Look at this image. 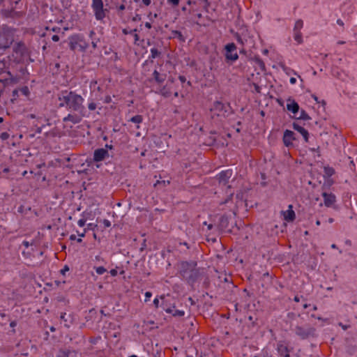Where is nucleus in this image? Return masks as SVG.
<instances>
[{"label": "nucleus", "mask_w": 357, "mask_h": 357, "mask_svg": "<svg viewBox=\"0 0 357 357\" xmlns=\"http://www.w3.org/2000/svg\"><path fill=\"white\" fill-rule=\"evenodd\" d=\"M10 135L7 132H3L0 135V137L2 140H6L9 138Z\"/></svg>", "instance_id": "f704fd0d"}, {"label": "nucleus", "mask_w": 357, "mask_h": 357, "mask_svg": "<svg viewBox=\"0 0 357 357\" xmlns=\"http://www.w3.org/2000/svg\"><path fill=\"white\" fill-rule=\"evenodd\" d=\"M66 312H62L60 315V319L61 320H62L63 322H64V326L67 328H69L70 327V325L68 324V320L66 318Z\"/></svg>", "instance_id": "2f4dec72"}, {"label": "nucleus", "mask_w": 357, "mask_h": 357, "mask_svg": "<svg viewBox=\"0 0 357 357\" xmlns=\"http://www.w3.org/2000/svg\"><path fill=\"white\" fill-rule=\"evenodd\" d=\"M142 121H143V117L142 115H136L130 119V121H131L134 123H140L142 122Z\"/></svg>", "instance_id": "c85d7f7f"}, {"label": "nucleus", "mask_w": 357, "mask_h": 357, "mask_svg": "<svg viewBox=\"0 0 357 357\" xmlns=\"http://www.w3.org/2000/svg\"><path fill=\"white\" fill-rule=\"evenodd\" d=\"M277 351L279 357H290V351L288 347L281 342L277 344Z\"/></svg>", "instance_id": "2eb2a0df"}, {"label": "nucleus", "mask_w": 357, "mask_h": 357, "mask_svg": "<svg viewBox=\"0 0 357 357\" xmlns=\"http://www.w3.org/2000/svg\"><path fill=\"white\" fill-rule=\"evenodd\" d=\"M125 8H126V6H125V5H124V4H121V6H119L118 7V10H121V11L124 10H125Z\"/></svg>", "instance_id": "4d7b16f0"}, {"label": "nucleus", "mask_w": 357, "mask_h": 357, "mask_svg": "<svg viewBox=\"0 0 357 357\" xmlns=\"http://www.w3.org/2000/svg\"><path fill=\"white\" fill-rule=\"evenodd\" d=\"M86 231H87V229H84L83 231L82 232L79 231H77V235L80 237V238H82V237H84L85 236V234L86 233Z\"/></svg>", "instance_id": "4c0bfd02"}, {"label": "nucleus", "mask_w": 357, "mask_h": 357, "mask_svg": "<svg viewBox=\"0 0 357 357\" xmlns=\"http://www.w3.org/2000/svg\"><path fill=\"white\" fill-rule=\"evenodd\" d=\"M322 197L324 198V205L327 207L332 206L336 202L335 195L333 193H327L324 192L322 193Z\"/></svg>", "instance_id": "dca6fc26"}, {"label": "nucleus", "mask_w": 357, "mask_h": 357, "mask_svg": "<svg viewBox=\"0 0 357 357\" xmlns=\"http://www.w3.org/2000/svg\"><path fill=\"white\" fill-rule=\"evenodd\" d=\"M337 24H339L341 26H344V24L343 21L342 20H340V19H338L337 20Z\"/></svg>", "instance_id": "6e6d98bb"}, {"label": "nucleus", "mask_w": 357, "mask_h": 357, "mask_svg": "<svg viewBox=\"0 0 357 357\" xmlns=\"http://www.w3.org/2000/svg\"><path fill=\"white\" fill-rule=\"evenodd\" d=\"M69 47L72 51L85 52L89 47L88 43L82 34L73 35L69 38Z\"/></svg>", "instance_id": "39448f33"}, {"label": "nucleus", "mask_w": 357, "mask_h": 357, "mask_svg": "<svg viewBox=\"0 0 357 357\" xmlns=\"http://www.w3.org/2000/svg\"><path fill=\"white\" fill-rule=\"evenodd\" d=\"M52 40L54 42H58L59 40V37L57 35H54L52 37Z\"/></svg>", "instance_id": "09e8293b"}, {"label": "nucleus", "mask_w": 357, "mask_h": 357, "mask_svg": "<svg viewBox=\"0 0 357 357\" xmlns=\"http://www.w3.org/2000/svg\"><path fill=\"white\" fill-rule=\"evenodd\" d=\"M91 8L96 19L99 21H102L109 13V10L104 8L102 0H92Z\"/></svg>", "instance_id": "423d86ee"}, {"label": "nucleus", "mask_w": 357, "mask_h": 357, "mask_svg": "<svg viewBox=\"0 0 357 357\" xmlns=\"http://www.w3.org/2000/svg\"><path fill=\"white\" fill-rule=\"evenodd\" d=\"M178 79H179V80L181 81V83H185L186 82V78L183 75H180L178 77Z\"/></svg>", "instance_id": "de8ad7c7"}, {"label": "nucleus", "mask_w": 357, "mask_h": 357, "mask_svg": "<svg viewBox=\"0 0 357 357\" xmlns=\"http://www.w3.org/2000/svg\"><path fill=\"white\" fill-rule=\"evenodd\" d=\"M296 139L295 134L293 131L286 130L284 132L282 141L285 146L289 147L293 145L292 142Z\"/></svg>", "instance_id": "4468645a"}, {"label": "nucleus", "mask_w": 357, "mask_h": 357, "mask_svg": "<svg viewBox=\"0 0 357 357\" xmlns=\"http://www.w3.org/2000/svg\"><path fill=\"white\" fill-rule=\"evenodd\" d=\"M294 38L298 44L303 43V37L301 31H294Z\"/></svg>", "instance_id": "5701e85b"}, {"label": "nucleus", "mask_w": 357, "mask_h": 357, "mask_svg": "<svg viewBox=\"0 0 357 357\" xmlns=\"http://www.w3.org/2000/svg\"><path fill=\"white\" fill-rule=\"evenodd\" d=\"M109 157L108 151L106 149H97L93 153V160L100 162Z\"/></svg>", "instance_id": "ddd939ff"}, {"label": "nucleus", "mask_w": 357, "mask_h": 357, "mask_svg": "<svg viewBox=\"0 0 357 357\" xmlns=\"http://www.w3.org/2000/svg\"><path fill=\"white\" fill-rule=\"evenodd\" d=\"M160 298L162 300H164L162 301V308L164 309V310H165V312L167 313L172 314L174 317H183V316H184V314H185L184 311L179 310H175V309H174V307H173L172 308L170 307H168L167 304V301L165 300V296H162L160 297Z\"/></svg>", "instance_id": "9d476101"}, {"label": "nucleus", "mask_w": 357, "mask_h": 357, "mask_svg": "<svg viewBox=\"0 0 357 357\" xmlns=\"http://www.w3.org/2000/svg\"><path fill=\"white\" fill-rule=\"evenodd\" d=\"M102 223H103L105 227H109L111 226L110 221L107 219H104L102 221Z\"/></svg>", "instance_id": "79ce46f5"}, {"label": "nucleus", "mask_w": 357, "mask_h": 357, "mask_svg": "<svg viewBox=\"0 0 357 357\" xmlns=\"http://www.w3.org/2000/svg\"><path fill=\"white\" fill-rule=\"evenodd\" d=\"M161 55V52L160 50H158L157 48H152L151 50V56H150V58L153 59H155L157 57H159Z\"/></svg>", "instance_id": "a878e982"}, {"label": "nucleus", "mask_w": 357, "mask_h": 357, "mask_svg": "<svg viewBox=\"0 0 357 357\" xmlns=\"http://www.w3.org/2000/svg\"><path fill=\"white\" fill-rule=\"evenodd\" d=\"M96 107H97V105L93 102H91L89 103V105H88V108L91 111L95 110L96 109Z\"/></svg>", "instance_id": "c9c22d12"}, {"label": "nucleus", "mask_w": 357, "mask_h": 357, "mask_svg": "<svg viewBox=\"0 0 357 357\" xmlns=\"http://www.w3.org/2000/svg\"><path fill=\"white\" fill-rule=\"evenodd\" d=\"M17 211L22 214H23L24 215H26L29 214V213H32L33 211H31V209L30 207H28V208H26L24 207V206H20L18 209H17Z\"/></svg>", "instance_id": "b1692460"}, {"label": "nucleus", "mask_w": 357, "mask_h": 357, "mask_svg": "<svg viewBox=\"0 0 357 357\" xmlns=\"http://www.w3.org/2000/svg\"><path fill=\"white\" fill-rule=\"evenodd\" d=\"M4 66H5L4 63L0 61V75L2 73Z\"/></svg>", "instance_id": "5fc2aeb1"}, {"label": "nucleus", "mask_w": 357, "mask_h": 357, "mask_svg": "<svg viewBox=\"0 0 357 357\" xmlns=\"http://www.w3.org/2000/svg\"><path fill=\"white\" fill-rule=\"evenodd\" d=\"M59 101L58 107H65L68 111L73 112L68 114L63 119V122H71L73 124L82 121L85 116V107L84 106V98L75 91L63 90L57 95Z\"/></svg>", "instance_id": "f257e3e1"}, {"label": "nucleus", "mask_w": 357, "mask_h": 357, "mask_svg": "<svg viewBox=\"0 0 357 357\" xmlns=\"http://www.w3.org/2000/svg\"><path fill=\"white\" fill-rule=\"evenodd\" d=\"M132 34H133L134 39H135V42H134V43H135V45H139V43H137V42H138V40H139V35H138L137 33H136V32H134Z\"/></svg>", "instance_id": "58836bf2"}, {"label": "nucleus", "mask_w": 357, "mask_h": 357, "mask_svg": "<svg viewBox=\"0 0 357 357\" xmlns=\"http://www.w3.org/2000/svg\"><path fill=\"white\" fill-rule=\"evenodd\" d=\"M294 331L301 339L305 340L310 337L314 336L315 328L310 326L303 327L301 326H296L294 328Z\"/></svg>", "instance_id": "6e6552de"}, {"label": "nucleus", "mask_w": 357, "mask_h": 357, "mask_svg": "<svg viewBox=\"0 0 357 357\" xmlns=\"http://www.w3.org/2000/svg\"><path fill=\"white\" fill-rule=\"evenodd\" d=\"M78 352L76 350L67 347H61L58 349L56 357H77Z\"/></svg>", "instance_id": "9b49d317"}, {"label": "nucleus", "mask_w": 357, "mask_h": 357, "mask_svg": "<svg viewBox=\"0 0 357 357\" xmlns=\"http://www.w3.org/2000/svg\"><path fill=\"white\" fill-rule=\"evenodd\" d=\"M76 236L75 234H71L69 237V239L71 240V241H75L76 240Z\"/></svg>", "instance_id": "052dcab7"}, {"label": "nucleus", "mask_w": 357, "mask_h": 357, "mask_svg": "<svg viewBox=\"0 0 357 357\" xmlns=\"http://www.w3.org/2000/svg\"><path fill=\"white\" fill-rule=\"evenodd\" d=\"M109 273L111 274L112 276H116V275H117L118 273H117L116 269H112V270H110Z\"/></svg>", "instance_id": "49530a36"}, {"label": "nucleus", "mask_w": 357, "mask_h": 357, "mask_svg": "<svg viewBox=\"0 0 357 357\" xmlns=\"http://www.w3.org/2000/svg\"><path fill=\"white\" fill-rule=\"evenodd\" d=\"M231 176H232V170L227 169V170L221 172L217 176V179L218 180L220 184L226 185L229 183V180L231 177Z\"/></svg>", "instance_id": "f8f14e48"}, {"label": "nucleus", "mask_w": 357, "mask_h": 357, "mask_svg": "<svg viewBox=\"0 0 357 357\" xmlns=\"http://www.w3.org/2000/svg\"><path fill=\"white\" fill-rule=\"evenodd\" d=\"M143 3L148 6L151 4V0H142Z\"/></svg>", "instance_id": "8fccbe9b"}, {"label": "nucleus", "mask_w": 357, "mask_h": 357, "mask_svg": "<svg viewBox=\"0 0 357 357\" xmlns=\"http://www.w3.org/2000/svg\"><path fill=\"white\" fill-rule=\"evenodd\" d=\"M91 45H92V47H93V49H96V47H97V42L93 40L91 42Z\"/></svg>", "instance_id": "680f3d73"}, {"label": "nucleus", "mask_w": 357, "mask_h": 357, "mask_svg": "<svg viewBox=\"0 0 357 357\" xmlns=\"http://www.w3.org/2000/svg\"><path fill=\"white\" fill-rule=\"evenodd\" d=\"M137 31V29H133V30H130V31H128L126 29H123V33L125 34V35H127V34H132L134 32H136Z\"/></svg>", "instance_id": "a19ab883"}, {"label": "nucleus", "mask_w": 357, "mask_h": 357, "mask_svg": "<svg viewBox=\"0 0 357 357\" xmlns=\"http://www.w3.org/2000/svg\"><path fill=\"white\" fill-rule=\"evenodd\" d=\"M284 219L287 222H292L296 218L295 212L293 210L292 205H289L288 210L283 211Z\"/></svg>", "instance_id": "6ab92c4d"}, {"label": "nucleus", "mask_w": 357, "mask_h": 357, "mask_svg": "<svg viewBox=\"0 0 357 357\" xmlns=\"http://www.w3.org/2000/svg\"><path fill=\"white\" fill-rule=\"evenodd\" d=\"M95 34H96L95 31H94L93 30H91V31H90V33H89V37H90V38H92V37H93V35H95Z\"/></svg>", "instance_id": "774afa93"}, {"label": "nucleus", "mask_w": 357, "mask_h": 357, "mask_svg": "<svg viewBox=\"0 0 357 357\" xmlns=\"http://www.w3.org/2000/svg\"><path fill=\"white\" fill-rule=\"evenodd\" d=\"M86 219L82 218L78 220L77 224L79 227H84L86 224Z\"/></svg>", "instance_id": "ea45409f"}, {"label": "nucleus", "mask_w": 357, "mask_h": 357, "mask_svg": "<svg viewBox=\"0 0 357 357\" xmlns=\"http://www.w3.org/2000/svg\"><path fill=\"white\" fill-rule=\"evenodd\" d=\"M225 59L227 61H236L238 59V55L236 50V46L234 43H229L225 45Z\"/></svg>", "instance_id": "1a4fd4ad"}, {"label": "nucleus", "mask_w": 357, "mask_h": 357, "mask_svg": "<svg viewBox=\"0 0 357 357\" xmlns=\"http://www.w3.org/2000/svg\"><path fill=\"white\" fill-rule=\"evenodd\" d=\"M298 119L310 120L311 118L305 110H301L300 116L297 117Z\"/></svg>", "instance_id": "c756f323"}, {"label": "nucleus", "mask_w": 357, "mask_h": 357, "mask_svg": "<svg viewBox=\"0 0 357 357\" xmlns=\"http://www.w3.org/2000/svg\"><path fill=\"white\" fill-rule=\"evenodd\" d=\"M168 1L175 6H178L179 3V0H168Z\"/></svg>", "instance_id": "a18cd8bd"}, {"label": "nucleus", "mask_w": 357, "mask_h": 357, "mask_svg": "<svg viewBox=\"0 0 357 357\" xmlns=\"http://www.w3.org/2000/svg\"><path fill=\"white\" fill-rule=\"evenodd\" d=\"M178 272L181 276L191 285L197 280L200 275L199 270L197 268V262L194 261L179 263Z\"/></svg>", "instance_id": "7ed1b4c3"}, {"label": "nucleus", "mask_w": 357, "mask_h": 357, "mask_svg": "<svg viewBox=\"0 0 357 357\" xmlns=\"http://www.w3.org/2000/svg\"><path fill=\"white\" fill-rule=\"evenodd\" d=\"M22 245L25 247V248H28L29 246V243L26 241H24L22 242Z\"/></svg>", "instance_id": "bf43d9fd"}, {"label": "nucleus", "mask_w": 357, "mask_h": 357, "mask_svg": "<svg viewBox=\"0 0 357 357\" xmlns=\"http://www.w3.org/2000/svg\"><path fill=\"white\" fill-rule=\"evenodd\" d=\"M14 29L7 26L0 28V56L9 49L14 42Z\"/></svg>", "instance_id": "20e7f679"}, {"label": "nucleus", "mask_w": 357, "mask_h": 357, "mask_svg": "<svg viewBox=\"0 0 357 357\" xmlns=\"http://www.w3.org/2000/svg\"><path fill=\"white\" fill-rule=\"evenodd\" d=\"M166 78V73H162L156 69L153 73V79L158 84H162L165 81Z\"/></svg>", "instance_id": "a211bd4d"}, {"label": "nucleus", "mask_w": 357, "mask_h": 357, "mask_svg": "<svg viewBox=\"0 0 357 357\" xmlns=\"http://www.w3.org/2000/svg\"><path fill=\"white\" fill-rule=\"evenodd\" d=\"M160 93L165 98H169L172 94L168 84L161 88Z\"/></svg>", "instance_id": "412c9836"}, {"label": "nucleus", "mask_w": 357, "mask_h": 357, "mask_svg": "<svg viewBox=\"0 0 357 357\" xmlns=\"http://www.w3.org/2000/svg\"><path fill=\"white\" fill-rule=\"evenodd\" d=\"M112 102V98L110 96H107L105 98L104 102L105 103H110Z\"/></svg>", "instance_id": "c03bdc74"}, {"label": "nucleus", "mask_w": 357, "mask_h": 357, "mask_svg": "<svg viewBox=\"0 0 357 357\" xmlns=\"http://www.w3.org/2000/svg\"><path fill=\"white\" fill-rule=\"evenodd\" d=\"M18 90H19V92H20L22 94H23L25 96H29V94L30 93L29 89L28 86H26L21 87V88L18 89Z\"/></svg>", "instance_id": "7c9ffc66"}, {"label": "nucleus", "mask_w": 357, "mask_h": 357, "mask_svg": "<svg viewBox=\"0 0 357 357\" xmlns=\"http://www.w3.org/2000/svg\"><path fill=\"white\" fill-rule=\"evenodd\" d=\"M18 93H19V90L18 89L13 90V97L15 98V97L18 96Z\"/></svg>", "instance_id": "3c124183"}, {"label": "nucleus", "mask_w": 357, "mask_h": 357, "mask_svg": "<svg viewBox=\"0 0 357 357\" xmlns=\"http://www.w3.org/2000/svg\"><path fill=\"white\" fill-rule=\"evenodd\" d=\"M174 77H169L168 78V81H167V84H169V83L172 84V83H174Z\"/></svg>", "instance_id": "864d4df0"}, {"label": "nucleus", "mask_w": 357, "mask_h": 357, "mask_svg": "<svg viewBox=\"0 0 357 357\" xmlns=\"http://www.w3.org/2000/svg\"><path fill=\"white\" fill-rule=\"evenodd\" d=\"M292 126L295 130L298 131L302 135L306 142H308L309 132L306 129H305L303 127H302L301 126L298 125L297 123L295 122L293 123Z\"/></svg>", "instance_id": "aec40b11"}, {"label": "nucleus", "mask_w": 357, "mask_h": 357, "mask_svg": "<svg viewBox=\"0 0 357 357\" xmlns=\"http://www.w3.org/2000/svg\"><path fill=\"white\" fill-rule=\"evenodd\" d=\"M324 174L328 176V177H331L332 176L333 174H335V169L334 168L331 167H325L324 169Z\"/></svg>", "instance_id": "393cba45"}, {"label": "nucleus", "mask_w": 357, "mask_h": 357, "mask_svg": "<svg viewBox=\"0 0 357 357\" xmlns=\"http://www.w3.org/2000/svg\"><path fill=\"white\" fill-rule=\"evenodd\" d=\"M31 56V51L23 41L16 42L12 47V52L8 56L10 65H20V71L22 74L26 70L25 65L28 63Z\"/></svg>", "instance_id": "f03ea898"}, {"label": "nucleus", "mask_w": 357, "mask_h": 357, "mask_svg": "<svg viewBox=\"0 0 357 357\" xmlns=\"http://www.w3.org/2000/svg\"><path fill=\"white\" fill-rule=\"evenodd\" d=\"M257 63L259 64V66H260V68L262 70H265V64H264V61L261 59H257Z\"/></svg>", "instance_id": "e433bc0d"}, {"label": "nucleus", "mask_w": 357, "mask_h": 357, "mask_svg": "<svg viewBox=\"0 0 357 357\" xmlns=\"http://www.w3.org/2000/svg\"><path fill=\"white\" fill-rule=\"evenodd\" d=\"M229 220L227 216L222 215L220 220V226L222 228H226L228 225Z\"/></svg>", "instance_id": "bb28decb"}, {"label": "nucleus", "mask_w": 357, "mask_h": 357, "mask_svg": "<svg viewBox=\"0 0 357 357\" xmlns=\"http://www.w3.org/2000/svg\"><path fill=\"white\" fill-rule=\"evenodd\" d=\"M152 294L150 291H146L145 293V301H148L149 298L151 297Z\"/></svg>", "instance_id": "37998d69"}, {"label": "nucleus", "mask_w": 357, "mask_h": 357, "mask_svg": "<svg viewBox=\"0 0 357 357\" xmlns=\"http://www.w3.org/2000/svg\"><path fill=\"white\" fill-rule=\"evenodd\" d=\"M235 38L236 39L237 42L239 43L240 44H241L242 45H244V40H243V38H241V36L239 35V33H236L235 34Z\"/></svg>", "instance_id": "72a5a7b5"}, {"label": "nucleus", "mask_w": 357, "mask_h": 357, "mask_svg": "<svg viewBox=\"0 0 357 357\" xmlns=\"http://www.w3.org/2000/svg\"><path fill=\"white\" fill-rule=\"evenodd\" d=\"M230 105L229 103L224 104L220 101L214 102L211 111L213 114L218 116H226L229 114Z\"/></svg>", "instance_id": "0eeeda50"}, {"label": "nucleus", "mask_w": 357, "mask_h": 357, "mask_svg": "<svg viewBox=\"0 0 357 357\" xmlns=\"http://www.w3.org/2000/svg\"><path fill=\"white\" fill-rule=\"evenodd\" d=\"M16 325H17V323H16L15 321H13L10 324V326L12 327V328L15 327Z\"/></svg>", "instance_id": "e2e57ef3"}, {"label": "nucleus", "mask_w": 357, "mask_h": 357, "mask_svg": "<svg viewBox=\"0 0 357 357\" xmlns=\"http://www.w3.org/2000/svg\"><path fill=\"white\" fill-rule=\"evenodd\" d=\"M319 146L317 148H312V149H310V151H314V152H315V151L316 152H319Z\"/></svg>", "instance_id": "0e129e2a"}, {"label": "nucleus", "mask_w": 357, "mask_h": 357, "mask_svg": "<svg viewBox=\"0 0 357 357\" xmlns=\"http://www.w3.org/2000/svg\"><path fill=\"white\" fill-rule=\"evenodd\" d=\"M289 82L291 84H294L296 82V79L295 77H291Z\"/></svg>", "instance_id": "13d9d810"}, {"label": "nucleus", "mask_w": 357, "mask_h": 357, "mask_svg": "<svg viewBox=\"0 0 357 357\" xmlns=\"http://www.w3.org/2000/svg\"><path fill=\"white\" fill-rule=\"evenodd\" d=\"M303 26V22L302 20H298L294 25V31H301Z\"/></svg>", "instance_id": "cd10ccee"}, {"label": "nucleus", "mask_w": 357, "mask_h": 357, "mask_svg": "<svg viewBox=\"0 0 357 357\" xmlns=\"http://www.w3.org/2000/svg\"><path fill=\"white\" fill-rule=\"evenodd\" d=\"M145 26L147 28V29H151V24L150 22H146L145 23Z\"/></svg>", "instance_id": "69168bd1"}, {"label": "nucleus", "mask_w": 357, "mask_h": 357, "mask_svg": "<svg viewBox=\"0 0 357 357\" xmlns=\"http://www.w3.org/2000/svg\"><path fill=\"white\" fill-rule=\"evenodd\" d=\"M171 33L172 38H177L181 42H185V38L181 31L177 30H173L172 31Z\"/></svg>", "instance_id": "4be33fe9"}, {"label": "nucleus", "mask_w": 357, "mask_h": 357, "mask_svg": "<svg viewBox=\"0 0 357 357\" xmlns=\"http://www.w3.org/2000/svg\"><path fill=\"white\" fill-rule=\"evenodd\" d=\"M287 109L289 112H291L294 114L296 116V114L299 111V105L293 99L289 98L287 100Z\"/></svg>", "instance_id": "f3484780"}, {"label": "nucleus", "mask_w": 357, "mask_h": 357, "mask_svg": "<svg viewBox=\"0 0 357 357\" xmlns=\"http://www.w3.org/2000/svg\"><path fill=\"white\" fill-rule=\"evenodd\" d=\"M153 304L155 306V307H158V305H159V300L156 298L154 299L153 301Z\"/></svg>", "instance_id": "603ef678"}, {"label": "nucleus", "mask_w": 357, "mask_h": 357, "mask_svg": "<svg viewBox=\"0 0 357 357\" xmlns=\"http://www.w3.org/2000/svg\"><path fill=\"white\" fill-rule=\"evenodd\" d=\"M95 270L96 273L98 275H102L107 271L106 268L103 266L95 267Z\"/></svg>", "instance_id": "473e14b6"}, {"label": "nucleus", "mask_w": 357, "mask_h": 357, "mask_svg": "<svg viewBox=\"0 0 357 357\" xmlns=\"http://www.w3.org/2000/svg\"><path fill=\"white\" fill-rule=\"evenodd\" d=\"M294 301L296 303H298L300 301V298L298 296H296L294 298Z\"/></svg>", "instance_id": "338daca9"}]
</instances>
